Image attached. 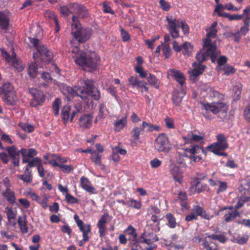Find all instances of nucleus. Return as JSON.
Instances as JSON below:
<instances>
[{
	"label": "nucleus",
	"instance_id": "obj_1",
	"mask_svg": "<svg viewBox=\"0 0 250 250\" xmlns=\"http://www.w3.org/2000/svg\"><path fill=\"white\" fill-rule=\"evenodd\" d=\"M72 48V57L75 62L84 69L93 71L98 68L101 62V58L95 52L88 51L83 52L74 45Z\"/></svg>",
	"mask_w": 250,
	"mask_h": 250
},
{
	"label": "nucleus",
	"instance_id": "obj_2",
	"mask_svg": "<svg viewBox=\"0 0 250 250\" xmlns=\"http://www.w3.org/2000/svg\"><path fill=\"white\" fill-rule=\"evenodd\" d=\"M72 21L71 34L73 39L71 41L70 43L74 48H75L74 45L78 47V44L89 40L92 35V30L90 28H82L78 21V18L76 16H73Z\"/></svg>",
	"mask_w": 250,
	"mask_h": 250
},
{
	"label": "nucleus",
	"instance_id": "obj_3",
	"mask_svg": "<svg viewBox=\"0 0 250 250\" xmlns=\"http://www.w3.org/2000/svg\"><path fill=\"white\" fill-rule=\"evenodd\" d=\"M29 40L38 51L37 53L33 54V58L35 61L39 62L41 61L42 62L48 63L53 60V53L39 40L31 37L29 38Z\"/></svg>",
	"mask_w": 250,
	"mask_h": 250
},
{
	"label": "nucleus",
	"instance_id": "obj_4",
	"mask_svg": "<svg viewBox=\"0 0 250 250\" xmlns=\"http://www.w3.org/2000/svg\"><path fill=\"white\" fill-rule=\"evenodd\" d=\"M29 40L38 51L37 53L33 54V58L35 61L39 62L41 61L42 62L48 63L53 60V53L39 40L31 37L29 38Z\"/></svg>",
	"mask_w": 250,
	"mask_h": 250
},
{
	"label": "nucleus",
	"instance_id": "obj_5",
	"mask_svg": "<svg viewBox=\"0 0 250 250\" xmlns=\"http://www.w3.org/2000/svg\"><path fill=\"white\" fill-rule=\"evenodd\" d=\"M29 40L38 51L37 53L33 54V58L35 61L39 62L41 61L42 62L48 63L53 60V53L39 40L31 37L29 38Z\"/></svg>",
	"mask_w": 250,
	"mask_h": 250
},
{
	"label": "nucleus",
	"instance_id": "obj_6",
	"mask_svg": "<svg viewBox=\"0 0 250 250\" xmlns=\"http://www.w3.org/2000/svg\"><path fill=\"white\" fill-rule=\"evenodd\" d=\"M198 242H201V245L206 250H217V246L211 240H217L221 243L226 242L227 239L223 234L207 235L204 238H196Z\"/></svg>",
	"mask_w": 250,
	"mask_h": 250
},
{
	"label": "nucleus",
	"instance_id": "obj_7",
	"mask_svg": "<svg viewBox=\"0 0 250 250\" xmlns=\"http://www.w3.org/2000/svg\"><path fill=\"white\" fill-rule=\"evenodd\" d=\"M61 13L65 17L69 15L70 13H73L82 18H84L87 14L85 8L83 6L77 3L70 4L69 7L67 6L61 7Z\"/></svg>",
	"mask_w": 250,
	"mask_h": 250
},
{
	"label": "nucleus",
	"instance_id": "obj_8",
	"mask_svg": "<svg viewBox=\"0 0 250 250\" xmlns=\"http://www.w3.org/2000/svg\"><path fill=\"white\" fill-rule=\"evenodd\" d=\"M154 148L158 152L168 153L172 148V144L168 137L165 134L162 133L155 139Z\"/></svg>",
	"mask_w": 250,
	"mask_h": 250
},
{
	"label": "nucleus",
	"instance_id": "obj_9",
	"mask_svg": "<svg viewBox=\"0 0 250 250\" xmlns=\"http://www.w3.org/2000/svg\"><path fill=\"white\" fill-rule=\"evenodd\" d=\"M217 142L207 147V149L212 153H217L218 151H224L229 147L227 137L223 134L216 136Z\"/></svg>",
	"mask_w": 250,
	"mask_h": 250
},
{
	"label": "nucleus",
	"instance_id": "obj_10",
	"mask_svg": "<svg viewBox=\"0 0 250 250\" xmlns=\"http://www.w3.org/2000/svg\"><path fill=\"white\" fill-rule=\"evenodd\" d=\"M201 105L206 111H209L214 114L227 113L228 111L226 104L221 102H213L211 103L202 102Z\"/></svg>",
	"mask_w": 250,
	"mask_h": 250
},
{
	"label": "nucleus",
	"instance_id": "obj_11",
	"mask_svg": "<svg viewBox=\"0 0 250 250\" xmlns=\"http://www.w3.org/2000/svg\"><path fill=\"white\" fill-rule=\"evenodd\" d=\"M175 80L178 85H177V88L174 90L172 94V100L175 105H178L186 95V86L185 79H175Z\"/></svg>",
	"mask_w": 250,
	"mask_h": 250
},
{
	"label": "nucleus",
	"instance_id": "obj_12",
	"mask_svg": "<svg viewBox=\"0 0 250 250\" xmlns=\"http://www.w3.org/2000/svg\"><path fill=\"white\" fill-rule=\"evenodd\" d=\"M202 42L203 51L207 56H210L212 61L214 62V59L220 54V52L217 49L215 42L208 39H203Z\"/></svg>",
	"mask_w": 250,
	"mask_h": 250
},
{
	"label": "nucleus",
	"instance_id": "obj_13",
	"mask_svg": "<svg viewBox=\"0 0 250 250\" xmlns=\"http://www.w3.org/2000/svg\"><path fill=\"white\" fill-rule=\"evenodd\" d=\"M84 90L83 93L81 95L84 97L83 100H86L87 96L91 97L94 100H98L100 98V93L97 88L94 86L87 80L84 82L83 85L82 87Z\"/></svg>",
	"mask_w": 250,
	"mask_h": 250
},
{
	"label": "nucleus",
	"instance_id": "obj_14",
	"mask_svg": "<svg viewBox=\"0 0 250 250\" xmlns=\"http://www.w3.org/2000/svg\"><path fill=\"white\" fill-rule=\"evenodd\" d=\"M75 90H73L72 87L66 85H62L61 88V91L63 95H65L68 101L71 100V98L75 96L80 97L82 99H83L81 93H83L84 91L82 89L81 86H77L75 87Z\"/></svg>",
	"mask_w": 250,
	"mask_h": 250
},
{
	"label": "nucleus",
	"instance_id": "obj_15",
	"mask_svg": "<svg viewBox=\"0 0 250 250\" xmlns=\"http://www.w3.org/2000/svg\"><path fill=\"white\" fill-rule=\"evenodd\" d=\"M201 152H203L202 149L198 146H191L185 149V156L189 158L195 162H198L201 160V157L198 155Z\"/></svg>",
	"mask_w": 250,
	"mask_h": 250
},
{
	"label": "nucleus",
	"instance_id": "obj_16",
	"mask_svg": "<svg viewBox=\"0 0 250 250\" xmlns=\"http://www.w3.org/2000/svg\"><path fill=\"white\" fill-rule=\"evenodd\" d=\"M166 20L168 23L167 29L170 32L172 37L173 38H178L179 37V32L177 27L180 24V21L179 20L169 16L166 17Z\"/></svg>",
	"mask_w": 250,
	"mask_h": 250
},
{
	"label": "nucleus",
	"instance_id": "obj_17",
	"mask_svg": "<svg viewBox=\"0 0 250 250\" xmlns=\"http://www.w3.org/2000/svg\"><path fill=\"white\" fill-rule=\"evenodd\" d=\"M77 114V112L72 111L71 113V107L69 105L64 106L61 111L62 119L65 125L69 122H73V119Z\"/></svg>",
	"mask_w": 250,
	"mask_h": 250
},
{
	"label": "nucleus",
	"instance_id": "obj_18",
	"mask_svg": "<svg viewBox=\"0 0 250 250\" xmlns=\"http://www.w3.org/2000/svg\"><path fill=\"white\" fill-rule=\"evenodd\" d=\"M30 93L33 97L32 103L34 106L40 105L45 100V96L43 92L36 88H31Z\"/></svg>",
	"mask_w": 250,
	"mask_h": 250
},
{
	"label": "nucleus",
	"instance_id": "obj_19",
	"mask_svg": "<svg viewBox=\"0 0 250 250\" xmlns=\"http://www.w3.org/2000/svg\"><path fill=\"white\" fill-rule=\"evenodd\" d=\"M81 187L86 192L91 194L97 193L96 189L92 185L91 182L86 177L83 176L80 179Z\"/></svg>",
	"mask_w": 250,
	"mask_h": 250
},
{
	"label": "nucleus",
	"instance_id": "obj_20",
	"mask_svg": "<svg viewBox=\"0 0 250 250\" xmlns=\"http://www.w3.org/2000/svg\"><path fill=\"white\" fill-rule=\"evenodd\" d=\"M201 89L202 90L201 93L204 96L208 97L211 99H219L221 97V95L218 92L215 90L213 88L210 87L207 85H203Z\"/></svg>",
	"mask_w": 250,
	"mask_h": 250
},
{
	"label": "nucleus",
	"instance_id": "obj_21",
	"mask_svg": "<svg viewBox=\"0 0 250 250\" xmlns=\"http://www.w3.org/2000/svg\"><path fill=\"white\" fill-rule=\"evenodd\" d=\"M217 25V22L214 21L209 27L206 28V36L203 39L212 40L211 39H215L217 37V33L218 32Z\"/></svg>",
	"mask_w": 250,
	"mask_h": 250
},
{
	"label": "nucleus",
	"instance_id": "obj_22",
	"mask_svg": "<svg viewBox=\"0 0 250 250\" xmlns=\"http://www.w3.org/2000/svg\"><path fill=\"white\" fill-rule=\"evenodd\" d=\"M77 226L80 230L83 232V237L84 242L89 241V237L88 234L91 232V226L89 224H85L83 221H79Z\"/></svg>",
	"mask_w": 250,
	"mask_h": 250
},
{
	"label": "nucleus",
	"instance_id": "obj_23",
	"mask_svg": "<svg viewBox=\"0 0 250 250\" xmlns=\"http://www.w3.org/2000/svg\"><path fill=\"white\" fill-rule=\"evenodd\" d=\"M108 216V214L104 213L98 222L97 227L99 229V233L101 237H103L105 235L106 231V219Z\"/></svg>",
	"mask_w": 250,
	"mask_h": 250
},
{
	"label": "nucleus",
	"instance_id": "obj_24",
	"mask_svg": "<svg viewBox=\"0 0 250 250\" xmlns=\"http://www.w3.org/2000/svg\"><path fill=\"white\" fill-rule=\"evenodd\" d=\"M170 172L173 176L174 180L181 183L183 180V173L179 167L174 164H171L169 166Z\"/></svg>",
	"mask_w": 250,
	"mask_h": 250
},
{
	"label": "nucleus",
	"instance_id": "obj_25",
	"mask_svg": "<svg viewBox=\"0 0 250 250\" xmlns=\"http://www.w3.org/2000/svg\"><path fill=\"white\" fill-rule=\"evenodd\" d=\"M177 202L180 204L182 211L184 212L189 209L190 207L188 201L187 195L185 192H180L178 194Z\"/></svg>",
	"mask_w": 250,
	"mask_h": 250
},
{
	"label": "nucleus",
	"instance_id": "obj_26",
	"mask_svg": "<svg viewBox=\"0 0 250 250\" xmlns=\"http://www.w3.org/2000/svg\"><path fill=\"white\" fill-rule=\"evenodd\" d=\"M92 119L93 117L91 115H83L79 120V125L83 128H89L92 125Z\"/></svg>",
	"mask_w": 250,
	"mask_h": 250
},
{
	"label": "nucleus",
	"instance_id": "obj_27",
	"mask_svg": "<svg viewBox=\"0 0 250 250\" xmlns=\"http://www.w3.org/2000/svg\"><path fill=\"white\" fill-rule=\"evenodd\" d=\"M183 139L185 140L186 143L192 144L200 142L204 139V137L202 135L195 134L190 131L186 136H183Z\"/></svg>",
	"mask_w": 250,
	"mask_h": 250
},
{
	"label": "nucleus",
	"instance_id": "obj_28",
	"mask_svg": "<svg viewBox=\"0 0 250 250\" xmlns=\"http://www.w3.org/2000/svg\"><path fill=\"white\" fill-rule=\"evenodd\" d=\"M208 182L212 186H217L218 188L216 190V193L219 194L226 190L228 188V184L226 182L221 181L219 180L209 179Z\"/></svg>",
	"mask_w": 250,
	"mask_h": 250
},
{
	"label": "nucleus",
	"instance_id": "obj_29",
	"mask_svg": "<svg viewBox=\"0 0 250 250\" xmlns=\"http://www.w3.org/2000/svg\"><path fill=\"white\" fill-rule=\"evenodd\" d=\"M21 153L23 157V163H27L29 159L33 158L37 154V151L34 148L21 149Z\"/></svg>",
	"mask_w": 250,
	"mask_h": 250
},
{
	"label": "nucleus",
	"instance_id": "obj_30",
	"mask_svg": "<svg viewBox=\"0 0 250 250\" xmlns=\"http://www.w3.org/2000/svg\"><path fill=\"white\" fill-rule=\"evenodd\" d=\"M9 154L13 159V163L14 166H18L20 161L19 151H17L16 148L12 146L8 147L6 149Z\"/></svg>",
	"mask_w": 250,
	"mask_h": 250
},
{
	"label": "nucleus",
	"instance_id": "obj_31",
	"mask_svg": "<svg viewBox=\"0 0 250 250\" xmlns=\"http://www.w3.org/2000/svg\"><path fill=\"white\" fill-rule=\"evenodd\" d=\"M191 211L194 212L193 213L196 215L197 217L200 216L207 220H209L211 218V216L207 214L206 211L199 205L194 206L191 209Z\"/></svg>",
	"mask_w": 250,
	"mask_h": 250
},
{
	"label": "nucleus",
	"instance_id": "obj_32",
	"mask_svg": "<svg viewBox=\"0 0 250 250\" xmlns=\"http://www.w3.org/2000/svg\"><path fill=\"white\" fill-rule=\"evenodd\" d=\"M242 196L240 197L237 204L235 206L236 209L240 208L245 202L250 200V191L249 190L244 189L241 190Z\"/></svg>",
	"mask_w": 250,
	"mask_h": 250
},
{
	"label": "nucleus",
	"instance_id": "obj_33",
	"mask_svg": "<svg viewBox=\"0 0 250 250\" xmlns=\"http://www.w3.org/2000/svg\"><path fill=\"white\" fill-rule=\"evenodd\" d=\"M124 234L128 236L129 242H133L137 239V234L135 229L131 225L128 227L124 231Z\"/></svg>",
	"mask_w": 250,
	"mask_h": 250
},
{
	"label": "nucleus",
	"instance_id": "obj_34",
	"mask_svg": "<svg viewBox=\"0 0 250 250\" xmlns=\"http://www.w3.org/2000/svg\"><path fill=\"white\" fill-rule=\"evenodd\" d=\"M45 163L49 164L53 167H59L64 173H68L71 171V170L73 169V167L71 165H63V164H59L54 160H50Z\"/></svg>",
	"mask_w": 250,
	"mask_h": 250
},
{
	"label": "nucleus",
	"instance_id": "obj_35",
	"mask_svg": "<svg viewBox=\"0 0 250 250\" xmlns=\"http://www.w3.org/2000/svg\"><path fill=\"white\" fill-rule=\"evenodd\" d=\"M2 99L6 104L9 105H14L17 101V98L14 91L4 94Z\"/></svg>",
	"mask_w": 250,
	"mask_h": 250
},
{
	"label": "nucleus",
	"instance_id": "obj_36",
	"mask_svg": "<svg viewBox=\"0 0 250 250\" xmlns=\"http://www.w3.org/2000/svg\"><path fill=\"white\" fill-rule=\"evenodd\" d=\"M101 155L96 151L91 152V160L96 166H99L103 170H105V166L103 164L101 160Z\"/></svg>",
	"mask_w": 250,
	"mask_h": 250
},
{
	"label": "nucleus",
	"instance_id": "obj_37",
	"mask_svg": "<svg viewBox=\"0 0 250 250\" xmlns=\"http://www.w3.org/2000/svg\"><path fill=\"white\" fill-rule=\"evenodd\" d=\"M1 194L10 204H14L15 203L16 199L15 193L11 188L5 189Z\"/></svg>",
	"mask_w": 250,
	"mask_h": 250
},
{
	"label": "nucleus",
	"instance_id": "obj_38",
	"mask_svg": "<svg viewBox=\"0 0 250 250\" xmlns=\"http://www.w3.org/2000/svg\"><path fill=\"white\" fill-rule=\"evenodd\" d=\"M9 26V19L8 17L2 12H0V27L1 29L6 33Z\"/></svg>",
	"mask_w": 250,
	"mask_h": 250
},
{
	"label": "nucleus",
	"instance_id": "obj_39",
	"mask_svg": "<svg viewBox=\"0 0 250 250\" xmlns=\"http://www.w3.org/2000/svg\"><path fill=\"white\" fill-rule=\"evenodd\" d=\"M158 240V239L157 238L156 236L154 234H152L151 238H144L143 240H141V241L147 245V246L146 247L147 250H153L156 247V245L154 244V242Z\"/></svg>",
	"mask_w": 250,
	"mask_h": 250
},
{
	"label": "nucleus",
	"instance_id": "obj_40",
	"mask_svg": "<svg viewBox=\"0 0 250 250\" xmlns=\"http://www.w3.org/2000/svg\"><path fill=\"white\" fill-rule=\"evenodd\" d=\"M17 177L27 184L31 183L32 181V175L31 173L29 172L28 167H26L25 169L24 174L18 175Z\"/></svg>",
	"mask_w": 250,
	"mask_h": 250
},
{
	"label": "nucleus",
	"instance_id": "obj_41",
	"mask_svg": "<svg viewBox=\"0 0 250 250\" xmlns=\"http://www.w3.org/2000/svg\"><path fill=\"white\" fill-rule=\"evenodd\" d=\"M127 124V117L125 116L115 122L114 130L116 132H119L122 130Z\"/></svg>",
	"mask_w": 250,
	"mask_h": 250
},
{
	"label": "nucleus",
	"instance_id": "obj_42",
	"mask_svg": "<svg viewBox=\"0 0 250 250\" xmlns=\"http://www.w3.org/2000/svg\"><path fill=\"white\" fill-rule=\"evenodd\" d=\"M183 54L186 57L190 56L194 51V46L191 43L186 42L182 44Z\"/></svg>",
	"mask_w": 250,
	"mask_h": 250
},
{
	"label": "nucleus",
	"instance_id": "obj_43",
	"mask_svg": "<svg viewBox=\"0 0 250 250\" xmlns=\"http://www.w3.org/2000/svg\"><path fill=\"white\" fill-rule=\"evenodd\" d=\"M10 62H11L12 65L19 71L22 70L24 68V64L16 57V54L14 52L12 53V59Z\"/></svg>",
	"mask_w": 250,
	"mask_h": 250
},
{
	"label": "nucleus",
	"instance_id": "obj_44",
	"mask_svg": "<svg viewBox=\"0 0 250 250\" xmlns=\"http://www.w3.org/2000/svg\"><path fill=\"white\" fill-rule=\"evenodd\" d=\"M228 208L229 210L225 215V220L227 222L232 221L239 215L238 211L236 209H233L231 207Z\"/></svg>",
	"mask_w": 250,
	"mask_h": 250
},
{
	"label": "nucleus",
	"instance_id": "obj_45",
	"mask_svg": "<svg viewBox=\"0 0 250 250\" xmlns=\"http://www.w3.org/2000/svg\"><path fill=\"white\" fill-rule=\"evenodd\" d=\"M205 68L206 66L204 65L199 64L197 67H195L193 69L188 70V73L190 76L197 77L203 73Z\"/></svg>",
	"mask_w": 250,
	"mask_h": 250
},
{
	"label": "nucleus",
	"instance_id": "obj_46",
	"mask_svg": "<svg viewBox=\"0 0 250 250\" xmlns=\"http://www.w3.org/2000/svg\"><path fill=\"white\" fill-rule=\"evenodd\" d=\"M18 224L22 233H26L28 231L26 219L25 216H20L18 217Z\"/></svg>",
	"mask_w": 250,
	"mask_h": 250
},
{
	"label": "nucleus",
	"instance_id": "obj_47",
	"mask_svg": "<svg viewBox=\"0 0 250 250\" xmlns=\"http://www.w3.org/2000/svg\"><path fill=\"white\" fill-rule=\"evenodd\" d=\"M142 126L144 131L146 130V131L148 132H152L154 130L159 131L161 129L159 126L148 123L145 121L142 123Z\"/></svg>",
	"mask_w": 250,
	"mask_h": 250
},
{
	"label": "nucleus",
	"instance_id": "obj_48",
	"mask_svg": "<svg viewBox=\"0 0 250 250\" xmlns=\"http://www.w3.org/2000/svg\"><path fill=\"white\" fill-rule=\"evenodd\" d=\"M37 61L31 62L28 67V73L29 76L31 78H35L37 76L38 73V68L37 66Z\"/></svg>",
	"mask_w": 250,
	"mask_h": 250
},
{
	"label": "nucleus",
	"instance_id": "obj_49",
	"mask_svg": "<svg viewBox=\"0 0 250 250\" xmlns=\"http://www.w3.org/2000/svg\"><path fill=\"white\" fill-rule=\"evenodd\" d=\"M167 77L174 78H184L183 74L179 70L175 68L170 69L167 71Z\"/></svg>",
	"mask_w": 250,
	"mask_h": 250
},
{
	"label": "nucleus",
	"instance_id": "obj_50",
	"mask_svg": "<svg viewBox=\"0 0 250 250\" xmlns=\"http://www.w3.org/2000/svg\"><path fill=\"white\" fill-rule=\"evenodd\" d=\"M62 100L60 98H56L52 103V109L55 116L59 114L60 107L62 105Z\"/></svg>",
	"mask_w": 250,
	"mask_h": 250
},
{
	"label": "nucleus",
	"instance_id": "obj_51",
	"mask_svg": "<svg viewBox=\"0 0 250 250\" xmlns=\"http://www.w3.org/2000/svg\"><path fill=\"white\" fill-rule=\"evenodd\" d=\"M144 132L143 127L135 126L133 128L131 132V137L136 140L140 139V135Z\"/></svg>",
	"mask_w": 250,
	"mask_h": 250
},
{
	"label": "nucleus",
	"instance_id": "obj_52",
	"mask_svg": "<svg viewBox=\"0 0 250 250\" xmlns=\"http://www.w3.org/2000/svg\"><path fill=\"white\" fill-rule=\"evenodd\" d=\"M13 91V86L9 83H5L0 86V94H8L10 92Z\"/></svg>",
	"mask_w": 250,
	"mask_h": 250
},
{
	"label": "nucleus",
	"instance_id": "obj_53",
	"mask_svg": "<svg viewBox=\"0 0 250 250\" xmlns=\"http://www.w3.org/2000/svg\"><path fill=\"white\" fill-rule=\"evenodd\" d=\"M107 114L108 111L105 105L104 104H101L99 107V113L97 116V120L104 118Z\"/></svg>",
	"mask_w": 250,
	"mask_h": 250
},
{
	"label": "nucleus",
	"instance_id": "obj_54",
	"mask_svg": "<svg viewBox=\"0 0 250 250\" xmlns=\"http://www.w3.org/2000/svg\"><path fill=\"white\" fill-rule=\"evenodd\" d=\"M242 90V84L238 83L233 89L232 97L234 100H238L240 98Z\"/></svg>",
	"mask_w": 250,
	"mask_h": 250
},
{
	"label": "nucleus",
	"instance_id": "obj_55",
	"mask_svg": "<svg viewBox=\"0 0 250 250\" xmlns=\"http://www.w3.org/2000/svg\"><path fill=\"white\" fill-rule=\"evenodd\" d=\"M166 218L167 221V225L170 228H175L176 226L177 223L175 218L171 213H167L166 215Z\"/></svg>",
	"mask_w": 250,
	"mask_h": 250
},
{
	"label": "nucleus",
	"instance_id": "obj_56",
	"mask_svg": "<svg viewBox=\"0 0 250 250\" xmlns=\"http://www.w3.org/2000/svg\"><path fill=\"white\" fill-rule=\"evenodd\" d=\"M128 247L130 250H143L142 247L140 245L138 239L133 242H129Z\"/></svg>",
	"mask_w": 250,
	"mask_h": 250
},
{
	"label": "nucleus",
	"instance_id": "obj_57",
	"mask_svg": "<svg viewBox=\"0 0 250 250\" xmlns=\"http://www.w3.org/2000/svg\"><path fill=\"white\" fill-rule=\"evenodd\" d=\"M126 206L128 207H132L137 209H140L141 208V203L134 199H130L126 202Z\"/></svg>",
	"mask_w": 250,
	"mask_h": 250
},
{
	"label": "nucleus",
	"instance_id": "obj_58",
	"mask_svg": "<svg viewBox=\"0 0 250 250\" xmlns=\"http://www.w3.org/2000/svg\"><path fill=\"white\" fill-rule=\"evenodd\" d=\"M20 126L23 130L28 133L34 130V127L30 124L21 123L20 125Z\"/></svg>",
	"mask_w": 250,
	"mask_h": 250
},
{
	"label": "nucleus",
	"instance_id": "obj_59",
	"mask_svg": "<svg viewBox=\"0 0 250 250\" xmlns=\"http://www.w3.org/2000/svg\"><path fill=\"white\" fill-rule=\"evenodd\" d=\"M27 162L28 163L27 167H38V166L40 165L41 163V160L38 157H36L31 161L28 160V162Z\"/></svg>",
	"mask_w": 250,
	"mask_h": 250
},
{
	"label": "nucleus",
	"instance_id": "obj_60",
	"mask_svg": "<svg viewBox=\"0 0 250 250\" xmlns=\"http://www.w3.org/2000/svg\"><path fill=\"white\" fill-rule=\"evenodd\" d=\"M206 185H203L200 182H197L195 186L193 188L194 191L197 193H200L207 188Z\"/></svg>",
	"mask_w": 250,
	"mask_h": 250
},
{
	"label": "nucleus",
	"instance_id": "obj_61",
	"mask_svg": "<svg viewBox=\"0 0 250 250\" xmlns=\"http://www.w3.org/2000/svg\"><path fill=\"white\" fill-rule=\"evenodd\" d=\"M65 199L68 204H76L78 203L79 202V200L77 198L69 193L65 194Z\"/></svg>",
	"mask_w": 250,
	"mask_h": 250
},
{
	"label": "nucleus",
	"instance_id": "obj_62",
	"mask_svg": "<svg viewBox=\"0 0 250 250\" xmlns=\"http://www.w3.org/2000/svg\"><path fill=\"white\" fill-rule=\"evenodd\" d=\"M5 210L8 220L16 219V214L12 208L7 207Z\"/></svg>",
	"mask_w": 250,
	"mask_h": 250
},
{
	"label": "nucleus",
	"instance_id": "obj_63",
	"mask_svg": "<svg viewBox=\"0 0 250 250\" xmlns=\"http://www.w3.org/2000/svg\"><path fill=\"white\" fill-rule=\"evenodd\" d=\"M52 156L53 157L52 160H54L59 164H63L68 161V159L65 157H62L60 155L53 154Z\"/></svg>",
	"mask_w": 250,
	"mask_h": 250
},
{
	"label": "nucleus",
	"instance_id": "obj_64",
	"mask_svg": "<svg viewBox=\"0 0 250 250\" xmlns=\"http://www.w3.org/2000/svg\"><path fill=\"white\" fill-rule=\"evenodd\" d=\"M207 57H208V56H207L205 52H203V50L201 49L197 54L196 58L197 61L200 62H202L206 60Z\"/></svg>",
	"mask_w": 250,
	"mask_h": 250
}]
</instances>
